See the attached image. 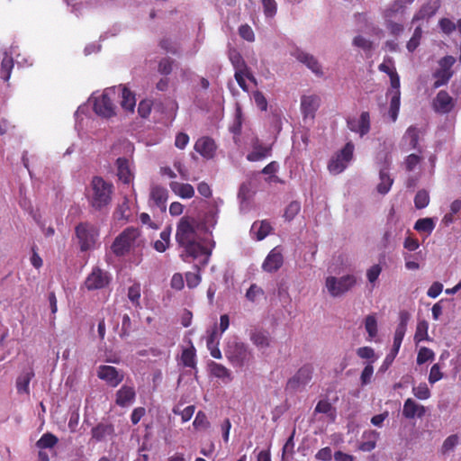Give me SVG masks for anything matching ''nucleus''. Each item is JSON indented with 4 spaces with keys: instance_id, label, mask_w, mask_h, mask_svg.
Returning <instances> with one entry per match:
<instances>
[{
    "instance_id": "obj_36",
    "label": "nucleus",
    "mask_w": 461,
    "mask_h": 461,
    "mask_svg": "<svg viewBox=\"0 0 461 461\" xmlns=\"http://www.w3.org/2000/svg\"><path fill=\"white\" fill-rule=\"evenodd\" d=\"M401 104V92L400 90L393 91V95L390 101L389 114L393 122H395L398 117Z\"/></svg>"
},
{
    "instance_id": "obj_64",
    "label": "nucleus",
    "mask_w": 461,
    "mask_h": 461,
    "mask_svg": "<svg viewBox=\"0 0 461 461\" xmlns=\"http://www.w3.org/2000/svg\"><path fill=\"white\" fill-rule=\"evenodd\" d=\"M382 272L380 265L376 264L372 266L366 272L367 279L370 283H375Z\"/></svg>"
},
{
    "instance_id": "obj_17",
    "label": "nucleus",
    "mask_w": 461,
    "mask_h": 461,
    "mask_svg": "<svg viewBox=\"0 0 461 461\" xmlns=\"http://www.w3.org/2000/svg\"><path fill=\"white\" fill-rule=\"evenodd\" d=\"M441 6V0H428L414 14L412 22L429 19Z\"/></svg>"
},
{
    "instance_id": "obj_3",
    "label": "nucleus",
    "mask_w": 461,
    "mask_h": 461,
    "mask_svg": "<svg viewBox=\"0 0 461 461\" xmlns=\"http://www.w3.org/2000/svg\"><path fill=\"white\" fill-rule=\"evenodd\" d=\"M224 352L227 360L234 368L249 369L254 363L252 349L242 341L228 342Z\"/></svg>"
},
{
    "instance_id": "obj_8",
    "label": "nucleus",
    "mask_w": 461,
    "mask_h": 461,
    "mask_svg": "<svg viewBox=\"0 0 461 461\" xmlns=\"http://www.w3.org/2000/svg\"><path fill=\"white\" fill-rule=\"evenodd\" d=\"M354 152V145L352 142H348L343 149L335 154L328 164L329 171L333 175H338L343 172L348 163L352 159Z\"/></svg>"
},
{
    "instance_id": "obj_62",
    "label": "nucleus",
    "mask_w": 461,
    "mask_h": 461,
    "mask_svg": "<svg viewBox=\"0 0 461 461\" xmlns=\"http://www.w3.org/2000/svg\"><path fill=\"white\" fill-rule=\"evenodd\" d=\"M438 25L442 32L447 34H450L456 30V24L448 18L440 19Z\"/></svg>"
},
{
    "instance_id": "obj_33",
    "label": "nucleus",
    "mask_w": 461,
    "mask_h": 461,
    "mask_svg": "<svg viewBox=\"0 0 461 461\" xmlns=\"http://www.w3.org/2000/svg\"><path fill=\"white\" fill-rule=\"evenodd\" d=\"M380 183L377 185V192L381 194H387L393 183V179L389 176L387 168H382L379 173Z\"/></svg>"
},
{
    "instance_id": "obj_56",
    "label": "nucleus",
    "mask_w": 461,
    "mask_h": 461,
    "mask_svg": "<svg viewBox=\"0 0 461 461\" xmlns=\"http://www.w3.org/2000/svg\"><path fill=\"white\" fill-rule=\"evenodd\" d=\"M443 378V373L441 372V367L439 364H434L429 371V382L433 384L436 382L441 380Z\"/></svg>"
},
{
    "instance_id": "obj_12",
    "label": "nucleus",
    "mask_w": 461,
    "mask_h": 461,
    "mask_svg": "<svg viewBox=\"0 0 461 461\" xmlns=\"http://www.w3.org/2000/svg\"><path fill=\"white\" fill-rule=\"evenodd\" d=\"M432 107L436 113L447 114L454 109L455 100L447 91L440 90L433 99Z\"/></svg>"
},
{
    "instance_id": "obj_24",
    "label": "nucleus",
    "mask_w": 461,
    "mask_h": 461,
    "mask_svg": "<svg viewBox=\"0 0 461 461\" xmlns=\"http://www.w3.org/2000/svg\"><path fill=\"white\" fill-rule=\"evenodd\" d=\"M136 396L132 386L122 385L116 393L115 402L118 406L125 407L131 403Z\"/></svg>"
},
{
    "instance_id": "obj_46",
    "label": "nucleus",
    "mask_w": 461,
    "mask_h": 461,
    "mask_svg": "<svg viewBox=\"0 0 461 461\" xmlns=\"http://www.w3.org/2000/svg\"><path fill=\"white\" fill-rule=\"evenodd\" d=\"M429 203V195L427 191L420 190L414 197V204L417 209H423L428 206Z\"/></svg>"
},
{
    "instance_id": "obj_31",
    "label": "nucleus",
    "mask_w": 461,
    "mask_h": 461,
    "mask_svg": "<svg viewBox=\"0 0 461 461\" xmlns=\"http://www.w3.org/2000/svg\"><path fill=\"white\" fill-rule=\"evenodd\" d=\"M272 230V226L267 221H255L251 226V232L256 235L257 240H264Z\"/></svg>"
},
{
    "instance_id": "obj_63",
    "label": "nucleus",
    "mask_w": 461,
    "mask_h": 461,
    "mask_svg": "<svg viewBox=\"0 0 461 461\" xmlns=\"http://www.w3.org/2000/svg\"><path fill=\"white\" fill-rule=\"evenodd\" d=\"M253 98H254V101L257 104V106L261 110V111H267V101L265 97V95H263L262 92L260 91H255L253 93Z\"/></svg>"
},
{
    "instance_id": "obj_20",
    "label": "nucleus",
    "mask_w": 461,
    "mask_h": 461,
    "mask_svg": "<svg viewBox=\"0 0 461 461\" xmlns=\"http://www.w3.org/2000/svg\"><path fill=\"white\" fill-rule=\"evenodd\" d=\"M116 87V94H121V106L127 112L133 113L136 105L135 94L131 92L126 86L119 85Z\"/></svg>"
},
{
    "instance_id": "obj_47",
    "label": "nucleus",
    "mask_w": 461,
    "mask_h": 461,
    "mask_svg": "<svg viewBox=\"0 0 461 461\" xmlns=\"http://www.w3.org/2000/svg\"><path fill=\"white\" fill-rule=\"evenodd\" d=\"M435 357L434 352L426 347H422L420 348L417 356V364L422 365L427 361H432Z\"/></svg>"
},
{
    "instance_id": "obj_4",
    "label": "nucleus",
    "mask_w": 461,
    "mask_h": 461,
    "mask_svg": "<svg viewBox=\"0 0 461 461\" xmlns=\"http://www.w3.org/2000/svg\"><path fill=\"white\" fill-rule=\"evenodd\" d=\"M81 251L93 249L99 236L98 229L89 222H80L75 229Z\"/></svg>"
},
{
    "instance_id": "obj_16",
    "label": "nucleus",
    "mask_w": 461,
    "mask_h": 461,
    "mask_svg": "<svg viewBox=\"0 0 461 461\" xmlns=\"http://www.w3.org/2000/svg\"><path fill=\"white\" fill-rule=\"evenodd\" d=\"M320 106V98L317 95H303L301 98V111L303 120L313 119Z\"/></svg>"
},
{
    "instance_id": "obj_11",
    "label": "nucleus",
    "mask_w": 461,
    "mask_h": 461,
    "mask_svg": "<svg viewBox=\"0 0 461 461\" xmlns=\"http://www.w3.org/2000/svg\"><path fill=\"white\" fill-rule=\"evenodd\" d=\"M109 282L110 277L107 272H104L99 267H95L86 278L85 285L89 291L98 290L108 285Z\"/></svg>"
},
{
    "instance_id": "obj_49",
    "label": "nucleus",
    "mask_w": 461,
    "mask_h": 461,
    "mask_svg": "<svg viewBox=\"0 0 461 461\" xmlns=\"http://www.w3.org/2000/svg\"><path fill=\"white\" fill-rule=\"evenodd\" d=\"M421 35H422L421 28L420 26L416 27L414 30V32L412 34V37L407 42V46H406L407 50L410 52H413L418 48V46L420 45Z\"/></svg>"
},
{
    "instance_id": "obj_52",
    "label": "nucleus",
    "mask_w": 461,
    "mask_h": 461,
    "mask_svg": "<svg viewBox=\"0 0 461 461\" xmlns=\"http://www.w3.org/2000/svg\"><path fill=\"white\" fill-rule=\"evenodd\" d=\"M174 60L170 58H163L158 66V71L164 76H167L172 72Z\"/></svg>"
},
{
    "instance_id": "obj_55",
    "label": "nucleus",
    "mask_w": 461,
    "mask_h": 461,
    "mask_svg": "<svg viewBox=\"0 0 461 461\" xmlns=\"http://www.w3.org/2000/svg\"><path fill=\"white\" fill-rule=\"evenodd\" d=\"M193 425L195 429H207L210 426V423L207 420L206 414L199 411L194 418Z\"/></svg>"
},
{
    "instance_id": "obj_13",
    "label": "nucleus",
    "mask_w": 461,
    "mask_h": 461,
    "mask_svg": "<svg viewBox=\"0 0 461 461\" xmlns=\"http://www.w3.org/2000/svg\"><path fill=\"white\" fill-rule=\"evenodd\" d=\"M284 264V256L279 247L274 248L266 257L262 269L267 273L277 272Z\"/></svg>"
},
{
    "instance_id": "obj_6",
    "label": "nucleus",
    "mask_w": 461,
    "mask_h": 461,
    "mask_svg": "<svg viewBox=\"0 0 461 461\" xmlns=\"http://www.w3.org/2000/svg\"><path fill=\"white\" fill-rule=\"evenodd\" d=\"M357 284V278L353 275H346L341 277L328 276L325 280V287L332 297H339L351 290Z\"/></svg>"
},
{
    "instance_id": "obj_44",
    "label": "nucleus",
    "mask_w": 461,
    "mask_h": 461,
    "mask_svg": "<svg viewBox=\"0 0 461 461\" xmlns=\"http://www.w3.org/2000/svg\"><path fill=\"white\" fill-rule=\"evenodd\" d=\"M58 443V438L50 433H44L41 438L36 442L37 447L43 449V448H50L53 447Z\"/></svg>"
},
{
    "instance_id": "obj_21",
    "label": "nucleus",
    "mask_w": 461,
    "mask_h": 461,
    "mask_svg": "<svg viewBox=\"0 0 461 461\" xmlns=\"http://www.w3.org/2000/svg\"><path fill=\"white\" fill-rule=\"evenodd\" d=\"M249 339L252 344L260 350L269 348L272 342L269 332L264 330H251Z\"/></svg>"
},
{
    "instance_id": "obj_58",
    "label": "nucleus",
    "mask_w": 461,
    "mask_h": 461,
    "mask_svg": "<svg viewBox=\"0 0 461 461\" xmlns=\"http://www.w3.org/2000/svg\"><path fill=\"white\" fill-rule=\"evenodd\" d=\"M459 438L456 434L448 436L443 442L442 451L443 453L449 452L455 448V447L458 444Z\"/></svg>"
},
{
    "instance_id": "obj_15",
    "label": "nucleus",
    "mask_w": 461,
    "mask_h": 461,
    "mask_svg": "<svg viewBox=\"0 0 461 461\" xmlns=\"http://www.w3.org/2000/svg\"><path fill=\"white\" fill-rule=\"evenodd\" d=\"M97 376L112 387H116L123 380V375L120 374L117 368L112 366H100Z\"/></svg>"
},
{
    "instance_id": "obj_28",
    "label": "nucleus",
    "mask_w": 461,
    "mask_h": 461,
    "mask_svg": "<svg viewBox=\"0 0 461 461\" xmlns=\"http://www.w3.org/2000/svg\"><path fill=\"white\" fill-rule=\"evenodd\" d=\"M150 197L155 204L162 211L166 210V203L168 198V191L161 185H155L151 188Z\"/></svg>"
},
{
    "instance_id": "obj_23",
    "label": "nucleus",
    "mask_w": 461,
    "mask_h": 461,
    "mask_svg": "<svg viewBox=\"0 0 461 461\" xmlns=\"http://www.w3.org/2000/svg\"><path fill=\"white\" fill-rule=\"evenodd\" d=\"M426 412L423 405L418 404L413 399L408 398L403 404L402 415L406 419H413L415 416L421 418Z\"/></svg>"
},
{
    "instance_id": "obj_34",
    "label": "nucleus",
    "mask_w": 461,
    "mask_h": 461,
    "mask_svg": "<svg viewBox=\"0 0 461 461\" xmlns=\"http://www.w3.org/2000/svg\"><path fill=\"white\" fill-rule=\"evenodd\" d=\"M420 140V131L416 126H410L403 137L402 140L409 144L411 149H418Z\"/></svg>"
},
{
    "instance_id": "obj_41",
    "label": "nucleus",
    "mask_w": 461,
    "mask_h": 461,
    "mask_svg": "<svg viewBox=\"0 0 461 461\" xmlns=\"http://www.w3.org/2000/svg\"><path fill=\"white\" fill-rule=\"evenodd\" d=\"M435 229V222L432 218L419 219L414 224V230L420 232L430 234Z\"/></svg>"
},
{
    "instance_id": "obj_22",
    "label": "nucleus",
    "mask_w": 461,
    "mask_h": 461,
    "mask_svg": "<svg viewBox=\"0 0 461 461\" xmlns=\"http://www.w3.org/2000/svg\"><path fill=\"white\" fill-rule=\"evenodd\" d=\"M116 167L119 180L127 185L133 181L134 175L131 169L130 162L126 158H118Z\"/></svg>"
},
{
    "instance_id": "obj_61",
    "label": "nucleus",
    "mask_w": 461,
    "mask_h": 461,
    "mask_svg": "<svg viewBox=\"0 0 461 461\" xmlns=\"http://www.w3.org/2000/svg\"><path fill=\"white\" fill-rule=\"evenodd\" d=\"M420 157L416 154L407 156L404 162L406 170L409 172L414 170V168L420 164Z\"/></svg>"
},
{
    "instance_id": "obj_51",
    "label": "nucleus",
    "mask_w": 461,
    "mask_h": 461,
    "mask_svg": "<svg viewBox=\"0 0 461 461\" xmlns=\"http://www.w3.org/2000/svg\"><path fill=\"white\" fill-rule=\"evenodd\" d=\"M414 396L420 400H427L430 397V391L425 383L412 388Z\"/></svg>"
},
{
    "instance_id": "obj_2",
    "label": "nucleus",
    "mask_w": 461,
    "mask_h": 461,
    "mask_svg": "<svg viewBox=\"0 0 461 461\" xmlns=\"http://www.w3.org/2000/svg\"><path fill=\"white\" fill-rule=\"evenodd\" d=\"M114 186L113 183L102 176L92 177L89 186L86 189V196L89 206L95 212H102L112 203Z\"/></svg>"
},
{
    "instance_id": "obj_43",
    "label": "nucleus",
    "mask_w": 461,
    "mask_h": 461,
    "mask_svg": "<svg viewBox=\"0 0 461 461\" xmlns=\"http://www.w3.org/2000/svg\"><path fill=\"white\" fill-rule=\"evenodd\" d=\"M428 329L429 324L426 321H420L418 322L414 335V341L416 344H419L420 341L429 339Z\"/></svg>"
},
{
    "instance_id": "obj_7",
    "label": "nucleus",
    "mask_w": 461,
    "mask_h": 461,
    "mask_svg": "<svg viewBox=\"0 0 461 461\" xmlns=\"http://www.w3.org/2000/svg\"><path fill=\"white\" fill-rule=\"evenodd\" d=\"M116 95V87L107 88L94 101V111L99 116L111 118L115 115L116 106L113 97Z\"/></svg>"
},
{
    "instance_id": "obj_25",
    "label": "nucleus",
    "mask_w": 461,
    "mask_h": 461,
    "mask_svg": "<svg viewBox=\"0 0 461 461\" xmlns=\"http://www.w3.org/2000/svg\"><path fill=\"white\" fill-rule=\"evenodd\" d=\"M410 319L411 314L407 311L403 310L399 312V323L396 327L393 337V342H396L397 345L398 343L402 344L403 340Z\"/></svg>"
},
{
    "instance_id": "obj_9",
    "label": "nucleus",
    "mask_w": 461,
    "mask_h": 461,
    "mask_svg": "<svg viewBox=\"0 0 461 461\" xmlns=\"http://www.w3.org/2000/svg\"><path fill=\"white\" fill-rule=\"evenodd\" d=\"M313 366L312 364H304L302 366L296 373L288 379L285 386V390L291 392H296L301 387H304L308 384L313 375Z\"/></svg>"
},
{
    "instance_id": "obj_35",
    "label": "nucleus",
    "mask_w": 461,
    "mask_h": 461,
    "mask_svg": "<svg viewBox=\"0 0 461 461\" xmlns=\"http://www.w3.org/2000/svg\"><path fill=\"white\" fill-rule=\"evenodd\" d=\"M34 375L33 372H26L23 373L18 376L16 381V388L19 393H26L29 394L30 388L29 384L32 377Z\"/></svg>"
},
{
    "instance_id": "obj_50",
    "label": "nucleus",
    "mask_w": 461,
    "mask_h": 461,
    "mask_svg": "<svg viewBox=\"0 0 461 461\" xmlns=\"http://www.w3.org/2000/svg\"><path fill=\"white\" fill-rule=\"evenodd\" d=\"M301 203L297 201L291 202L285 208L284 216L286 220H293L300 212Z\"/></svg>"
},
{
    "instance_id": "obj_5",
    "label": "nucleus",
    "mask_w": 461,
    "mask_h": 461,
    "mask_svg": "<svg viewBox=\"0 0 461 461\" xmlns=\"http://www.w3.org/2000/svg\"><path fill=\"white\" fill-rule=\"evenodd\" d=\"M140 235L138 228L128 227L122 233H120L112 244V251L117 257H122L127 254L133 242Z\"/></svg>"
},
{
    "instance_id": "obj_40",
    "label": "nucleus",
    "mask_w": 461,
    "mask_h": 461,
    "mask_svg": "<svg viewBox=\"0 0 461 461\" xmlns=\"http://www.w3.org/2000/svg\"><path fill=\"white\" fill-rule=\"evenodd\" d=\"M160 240H156L154 242V249L158 251V252H165L167 250V249L169 247V243H170V230L169 229H165L164 230H162L160 232Z\"/></svg>"
},
{
    "instance_id": "obj_19",
    "label": "nucleus",
    "mask_w": 461,
    "mask_h": 461,
    "mask_svg": "<svg viewBox=\"0 0 461 461\" xmlns=\"http://www.w3.org/2000/svg\"><path fill=\"white\" fill-rule=\"evenodd\" d=\"M194 149L205 158H212L216 150L214 140L210 137H202L194 144Z\"/></svg>"
},
{
    "instance_id": "obj_60",
    "label": "nucleus",
    "mask_w": 461,
    "mask_h": 461,
    "mask_svg": "<svg viewBox=\"0 0 461 461\" xmlns=\"http://www.w3.org/2000/svg\"><path fill=\"white\" fill-rule=\"evenodd\" d=\"M132 330L131 321L128 314H124L122 320V330L120 336L122 338L128 337Z\"/></svg>"
},
{
    "instance_id": "obj_59",
    "label": "nucleus",
    "mask_w": 461,
    "mask_h": 461,
    "mask_svg": "<svg viewBox=\"0 0 461 461\" xmlns=\"http://www.w3.org/2000/svg\"><path fill=\"white\" fill-rule=\"evenodd\" d=\"M262 294H264L263 289L256 284H252L246 293V297L249 301L255 302L257 297Z\"/></svg>"
},
{
    "instance_id": "obj_30",
    "label": "nucleus",
    "mask_w": 461,
    "mask_h": 461,
    "mask_svg": "<svg viewBox=\"0 0 461 461\" xmlns=\"http://www.w3.org/2000/svg\"><path fill=\"white\" fill-rule=\"evenodd\" d=\"M211 374L219 379H221L224 382H230L233 379L231 375V371L227 368L225 366L220 363L212 362L210 365Z\"/></svg>"
},
{
    "instance_id": "obj_29",
    "label": "nucleus",
    "mask_w": 461,
    "mask_h": 461,
    "mask_svg": "<svg viewBox=\"0 0 461 461\" xmlns=\"http://www.w3.org/2000/svg\"><path fill=\"white\" fill-rule=\"evenodd\" d=\"M362 438L364 441L360 443L358 449L364 452H370L376 447L379 433L375 430H366L363 433Z\"/></svg>"
},
{
    "instance_id": "obj_27",
    "label": "nucleus",
    "mask_w": 461,
    "mask_h": 461,
    "mask_svg": "<svg viewBox=\"0 0 461 461\" xmlns=\"http://www.w3.org/2000/svg\"><path fill=\"white\" fill-rule=\"evenodd\" d=\"M296 59L300 62L306 65V67L310 68L315 75H322L321 66L312 55H310L309 53L303 51H298L296 54Z\"/></svg>"
},
{
    "instance_id": "obj_1",
    "label": "nucleus",
    "mask_w": 461,
    "mask_h": 461,
    "mask_svg": "<svg viewBox=\"0 0 461 461\" xmlns=\"http://www.w3.org/2000/svg\"><path fill=\"white\" fill-rule=\"evenodd\" d=\"M197 221L189 216L180 219L176 232V240L178 245L184 249L186 257L197 259L203 257L200 261L202 267H205L210 259L212 251L201 244L196 230Z\"/></svg>"
},
{
    "instance_id": "obj_54",
    "label": "nucleus",
    "mask_w": 461,
    "mask_h": 461,
    "mask_svg": "<svg viewBox=\"0 0 461 461\" xmlns=\"http://www.w3.org/2000/svg\"><path fill=\"white\" fill-rule=\"evenodd\" d=\"M353 45L365 51H370L373 49V42L361 35H357L353 39Z\"/></svg>"
},
{
    "instance_id": "obj_26",
    "label": "nucleus",
    "mask_w": 461,
    "mask_h": 461,
    "mask_svg": "<svg viewBox=\"0 0 461 461\" xmlns=\"http://www.w3.org/2000/svg\"><path fill=\"white\" fill-rule=\"evenodd\" d=\"M169 186L176 195L183 199H190L194 195V188L190 184L173 181Z\"/></svg>"
},
{
    "instance_id": "obj_39",
    "label": "nucleus",
    "mask_w": 461,
    "mask_h": 461,
    "mask_svg": "<svg viewBox=\"0 0 461 461\" xmlns=\"http://www.w3.org/2000/svg\"><path fill=\"white\" fill-rule=\"evenodd\" d=\"M194 268L195 272H186L185 273V281L188 288L193 289L199 285L201 283V267L199 265H194Z\"/></svg>"
},
{
    "instance_id": "obj_38",
    "label": "nucleus",
    "mask_w": 461,
    "mask_h": 461,
    "mask_svg": "<svg viewBox=\"0 0 461 461\" xmlns=\"http://www.w3.org/2000/svg\"><path fill=\"white\" fill-rule=\"evenodd\" d=\"M229 59L235 68L237 70H248V66L243 59L241 54L236 50H230L229 51Z\"/></svg>"
},
{
    "instance_id": "obj_48",
    "label": "nucleus",
    "mask_w": 461,
    "mask_h": 461,
    "mask_svg": "<svg viewBox=\"0 0 461 461\" xmlns=\"http://www.w3.org/2000/svg\"><path fill=\"white\" fill-rule=\"evenodd\" d=\"M365 328L371 339L377 335V321L374 315H367L366 317Z\"/></svg>"
},
{
    "instance_id": "obj_10",
    "label": "nucleus",
    "mask_w": 461,
    "mask_h": 461,
    "mask_svg": "<svg viewBox=\"0 0 461 461\" xmlns=\"http://www.w3.org/2000/svg\"><path fill=\"white\" fill-rule=\"evenodd\" d=\"M456 63V59L453 56H445L438 61V68L433 73V77L436 79L433 87L438 88L448 83L453 76L452 67Z\"/></svg>"
},
{
    "instance_id": "obj_14",
    "label": "nucleus",
    "mask_w": 461,
    "mask_h": 461,
    "mask_svg": "<svg viewBox=\"0 0 461 461\" xmlns=\"http://www.w3.org/2000/svg\"><path fill=\"white\" fill-rule=\"evenodd\" d=\"M114 436V425L109 421H101L91 429V438L95 442L104 441Z\"/></svg>"
},
{
    "instance_id": "obj_32",
    "label": "nucleus",
    "mask_w": 461,
    "mask_h": 461,
    "mask_svg": "<svg viewBox=\"0 0 461 461\" xmlns=\"http://www.w3.org/2000/svg\"><path fill=\"white\" fill-rule=\"evenodd\" d=\"M14 66V59L11 55H9L7 52H5L4 58L1 61V68H0V77L5 81L7 82L11 77L12 70Z\"/></svg>"
},
{
    "instance_id": "obj_42",
    "label": "nucleus",
    "mask_w": 461,
    "mask_h": 461,
    "mask_svg": "<svg viewBox=\"0 0 461 461\" xmlns=\"http://www.w3.org/2000/svg\"><path fill=\"white\" fill-rule=\"evenodd\" d=\"M181 361L185 366L194 368L196 365L195 362V348L191 346L182 351Z\"/></svg>"
},
{
    "instance_id": "obj_53",
    "label": "nucleus",
    "mask_w": 461,
    "mask_h": 461,
    "mask_svg": "<svg viewBox=\"0 0 461 461\" xmlns=\"http://www.w3.org/2000/svg\"><path fill=\"white\" fill-rule=\"evenodd\" d=\"M263 12L267 17H274L277 11L276 0H261Z\"/></svg>"
},
{
    "instance_id": "obj_45",
    "label": "nucleus",
    "mask_w": 461,
    "mask_h": 461,
    "mask_svg": "<svg viewBox=\"0 0 461 461\" xmlns=\"http://www.w3.org/2000/svg\"><path fill=\"white\" fill-rule=\"evenodd\" d=\"M140 290L141 288L139 283H134L128 288V298L136 307L140 305Z\"/></svg>"
},
{
    "instance_id": "obj_37",
    "label": "nucleus",
    "mask_w": 461,
    "mask_h": 461,
    "mask_svg": "<svg viewBox=\"0 0 461 461\" xmlns=\"http://www.w3.org/2000/svg\"><path fill=\"white\" fill-rule=\"evenodd\" d=\"M357 121V133L360 137L366 135L370 131V115L368 112H362Z\"/></svg>"
},
{
    "instance_id": "obj_57",
    "label": "nucleus",
    "mask_w": 461,
    "mask_h": 461,
    "mask_svg": "<svg viewBox=\"0 0 461 461\" xmlns=\"http://www.w3.org/2000/svg\"><path fill=\"white\" fill-rule=\"evenodd\" d=\"M240 36L247 41L252 42L255 40V34L252 28L248 24H242L239 28Z\"/></svg>"
},
{
    "instance_id": "obj_18",
    "label": "nucleus",
    "mask_w": 461,
    "mask_h": 461,
    "mask_svg": "<svg viewBox=\"0 0 461 461\" xmlns=\"http://www.w3.org/2000/svg\"><path fill=\"white\" fill-rule=\"evenodd\" d=\"M272 146H264L258 139L252 142V150L247 155V159L251 162L260 161L271 156Z\"/></svg>"
}]
</instances>
